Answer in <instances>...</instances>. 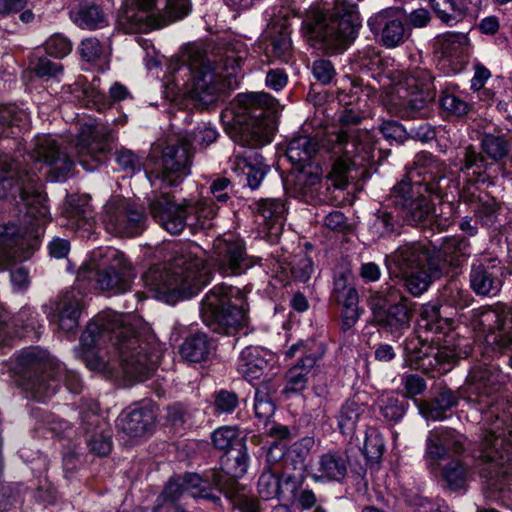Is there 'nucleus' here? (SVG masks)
<instances>
[{"instance_id": "nucleus-1", "label": "nucleus", "mask_w": 512, "mask_h": 512, "mask_svg": "<svg viewBox=\"0 0 512 512\" xmlns=\"http://www.w3.org/2000/svg\"><path fill=\"white\" fill-rule=\"evenodd\" d=\"M497 368L477 366L466 380L467 399L482 412L483 433L475 455V467L486 482V495L501 499L512 486V399L493 395L500 389Z\"/></svg>"}, {"instance_id": "nucleus-2", "label": "nucleus", "mask_w": 512, "mask_h": 512, "mask_svg": "<svg viewBox=\"0 0 512 512\" xmlns=\"http://www.w3.org/2000/svg\"><path fill=\"white\" fill-rule=\"evenodd\" d=\"M83 360L93 371H117L131 382H144L155 372L161 347L154 336L137 329L130 316L114 311L97 314L80 337Z\"/></svg>"}, {"instance_id": "nucleus-3", "label": "nucleus", "mask_w": 512, "mask_h": 512, "mask_svg": "<svg viewBox=\"0 0 512 512\" xmlns=\"http://www.w3.org/2000/svg\"><path fill=\"white\" fill-rule=\"evenodd\" d=\"M415 164L411 178L405 177L392 187L389 200L404 224L427 228L433 219L435 204L425 194L443 198L451 179L446 175L445 162L430 153L417 154Z\"/></svg>"}, {"instance_id": "nucleus-4", "label": "nucleus", "mask_w": 512, "mask_h": 512, "mask_svg": "<svg viewBox=\"0 0 512 512\" xmlns=\"http://www.w3.org/2000/svg\"><path fill=\"white\" fill-rule=\"evenodd\" d=\"M180 61L193 75V97L203 105L214 103L239 84L243 56L234 46H220L208 53L202 45L189 44L182 51Z\"/></svg>"}, {"instance_id": "nucleus-5", "label": "nucleus", "mask_w": 512, "mask_h": 512, "mask_svg": "<svg viewBox=\"0 0 512 512\" xmlns=\"http://www.w3.org/2000/svg\"><path fill=\"white\" fill-rule=\"evenodd\" d=\"M250 457L244 441H237L220 457V468H212L202 474L187 472L182 481L190 496L211 502L215 507L222 506L221 497L234 499L245 487L239 483L248 471Z\"/></svg>"}, {"instance_id": "nucleus-6", "label": "nucleus", "mask_w": 512, "mask_h": 512, "mask_svg": "<svg viewBox=\"0 0 512 512\" xmlns=\"http://www.w3.org/2000/svg\"><path fill=\"white\" fill-rule=\"evenodd\" d=\"M143 281L158 299L173 304L196 295L210 282V272L200 257L182 249L170 267H150L144 273Z\"/></svg>"}, {"instance_id": "nucleus-7", "label": "nucleus", "mask_w": 512, "mask_h": 512, "mask_svg": "<svg viewBox=\"0 0 512 512\" xmlns=\"http://www.w3.org/2000/svg\"><path fill=\"white\" fill-rule=\"evenodd\" d=\"M331 13H318L303 21L302 32L308 44L325 54L345 51L361 27L357 6L347 0H334Z\"/></svg>"}, {"instance_id": "nucleus-8", "label": "nucleus", "mask_w": 512, "mask_h": 512, "mask_svg": "<svg viewBox=\"0 0 512 512\" xmlns=\"http://www.w3.org/2000/svg\"><path fill=\"white\" fill-rule=\"evenodd\" d=\"M236 100L231 138L250 148L271 142L277 127V101L263 92L238 94Z\"/></svg>"}, {"instance_id": "nucleus-9", "label": "nucleus", "mask_w": 512, "mask_h": 512, "mask_svg": "<svg viewBox=\"0 0 512 512\" xmlns=\"http://www.w3.org/2000/svg\"><path fill=\"white\" fill-rule=\"evenodd\" d=\"M148 208L152 218L170 234H180L185 227L192 230L211 227L216 215L213 206L202 201L184 199L176 203L169 192L153 193L148 199Z\"/></svg>"}, {"instance_id": "nucleus-10", "label": "nucleus", "mask_w": 512, "mask_h": 512, "mask_svg": "<svg viewBox=\"0 0 512 512\" xmlns=\"http://www.w3.org/2000/svg\"><path fill=\"white\" fill-rule=\"evenodd\" d=\"M243 304L244 296L240 289L219 284L201 301L200 316L203 323L214 332L235 335L245 323Z\"/></svg>"}, {"instance_id": "nucleus-11", "label": "nucleus", "mask_w": 512, "mask_h": 512, "mask_svg": "<svg viewBox=\"0 0 512 512\" xmlns=\"http://www.w3.org/2000/svg\"><path fill=\"white\" fill-rule=\"evenodd\" d=\"M372 323L385 333L400 337L410 329L416 303L390 286L371 296Z\"/></svg>"}, {"instance_id": "nucleus-12", "label": "nucleus", "mask_w": 512, "mask_h": 512, "mask_svg": "<svg viewBox=\"0 0 512 512\" xmlns=\"http://www.w3.org/2000/svg\"><path fill=\"white\" fill-rule=\"evenodd\" d=\"M470 323L493 351H511L508 365L512 369V309L500 303L481 306L472 310Z\"/></svg>"}, {"instance_id": "nucleus-13", "label": "nucleus", "mask_w": 512, "mask_h": 512, "mask_svg": "<svg viewBox=\"0 0 512 512\" xmlns=\"http://www.w3.org/2000/svg\"><path fill=\"white\" fill-rule=\"evenodd\" d=\"M61 381L72 393L81 391L82 383L76 372L66 370L47 350L34 347V401L50 398Z\"/></svg>"}, {"instance_id": "nucleus-14", "label": "nucleus", "mask_w": 512, "mask_h": 512, "mask_svg": "<svg viewBox=\"0 0 512 512\" xmlns=\"http://www.w3.org/2000/svg\"><path fill=\"white\" fill-rule=\"evenodd\" d=\"M481 151L469 145L464 149L460 171L473 176L475 182H485L487 172L494 164L505 159L511 149L510 142L504 134L484 132L480 139Z\"/></svg>"}, {"instance_id": "nucleus-15", "label": "nucleus", "mask_w": 512, "mask_h": 512, "mask_svg": "<svg viewBox=\"0 0 512 512\" xmlns=\"http://www.w3.org/2000/svg\"><path fill=\"white\" fill-rule=\"evenodd\" d=\"M104 225L108 233L131 238L147 228V214L143 205L124 197H113L105 205Z\"/></svg>"}, {"instance_id": "nucleus-16", "label": "nucleus", "mask_w": 512, "mask_h": 512, "mask_svg": "<svg viewBox=\"0 0 512 512\" xmlns=\"http://www.w3.org/2000/svg\"><path fill=\"white\" fill-rule=\"evenodd\" d=\"M193 155V145L187 138L171 141L163 147L159 167L151 176L168 187L177 186L190 174Z\"/></svg>"}, {"instance_id": "nucleus-17", "label": "nucleus", "mask_w": 512, "mask_h": 512, "mask_svg": "<svg viewBox=\"0 0 512 512\" xmlns=\"http://www.w3.org/2000/svg\"><path fill=\"white\" fill-rule=\"evenodd\" d=\"M435 77L426 68L416 67L408 72L403 86L406 95L402 96L401 114L403 117L426 116L428 106L436 97Z\"/></svg>"}, {"instance_id": "nucleus-18", "label": "nucleus", "mask_w": 512, "mask_h": 512, "mask_svg": "<svg viewBox=\"0 0 512 512\" xmlns=\"http://www.w3.org/2000/svg\"><path fill=\"white\" fill-rule=\"evenodd\" d=\"M256 261L255 257L247 255L244 241L234 237L216 239L210 254L211 264L223 276L243 274Z\"/></svg>"}, {"instance_id": "nucleus-19", "label": "nucleus", "mask_w": 512, "mask_h": 512, "mask_svg": "<svg viewBox=\"0 0 512 512\" xmlns=\"http://www.w3.org/2000/svg\"><path fill=\"white\" fill-rule=\"evenodd\" d=\"M455 336L454 333L446 334L444 343L440 344L437 342L436 351L434 352L432 343L435 340L432 339L429 342L428 338H422V333H418V335L405 340L404 350L407 355L417 360L433 355L437 364H454L458 359L465 358L470 353L467 347L461 346L460 342L464 341V339H459L455 343Z\"/></svg>"}, {"instance_id": "nucleus-20", "label": "nucleus", "mask_w": 512, "mask_h": 512, "mask_svg": "<svg viewBox=\"0 0 512 512\" xmlns=\"http://www.w3.org/2000/svg\"><path fill=\"white\" fill-rule=\"evenodd\" d=\"M110 258L111 263L95 273L86 268L80 269L77 279L84 280L93 275L97 287L102 291H110L114 294L127 291L134 277L132 265L124 254L117 250L112 251Z\"/></svg>"}, {"instance_id": "nucleus-21", "label": "nucleus", "mask_w": 512, "mask_h": 512, "mask_svg": "<svg viewBox=\"0 0 512 512\" xmlns=\"http://www.w3.org/2000/svg\"><path fill=\"white\" fill-rule=\"evenodd\" d=\"M112 135L98 128L84 127L77 136L75 151L79 163L88 171L95 170L111 150Z\"/></svg>"}, {"instance_id": "nucleus-22", "label": "nucleus", "mask_w": 512, "mask_h": 512, "mask_svg": "<svg viewBox=\"0 0 512 512\" xmlns=\"http://www.w3.org/2000/svg\"><path fill=\"white\" fill-rule=\"evenodd\" d=\"M433 246L420 241L408 242L400 245L395 251L387 255L385 263L390 277L399 273H407L423 267L432 269Z\"/></svg>"}, {"instance_id": "nucleus-23", "label": "nucleus", "mask_w": 512, "mask_h": 512, "mask_svg": "<svg viewBox=\"0 0 512 512\" xmlns=\"http://www.w3.org/2000/svg\"><path fill=\"white\" fill-rule=\"evenodd\" d=\"M404 10L389 7L379 11L368 20V26L380 43L386 48L402 45L409 37L404 26Z\"/></svg>"}, {"instance_id": "nucleus-24", "label": "nucleus", "mask_w": 512, "mask_h": 512, "mask_svg": "<svg viewBox=\"0 0 512 512\" xmlns=\"http://www.w3.org/2000/svg\"><path fill=\"white\" fill-rule=\"evenodd\" d=\"M335 154H343L333 160L330 170L327 172L326 179L337 189H345L350 181L363 177L366 173L362 161L369 159V151L357 148L354 153H345L338 144L334 146Z\"/></svg>"}, {"instance_id": "nucleus-25", "label": "nucleus", "mask_w": 512, "mask_h": 512, "mask_svg": "<svg viewBox=\"0 0 512 512\" xmlns=\"http://www.w3.org/2000/svg\"><path fill=\"white\" fill-rule=\"evenodd\" d=\"M504 269L497 259L475 261L468 274L470 289L479 297L496 296L503 285Z\"/></svg>"}, {"instance_id": "nucleus-26", "label": "nucleus", "mask_w": 512, "mask_h": 512, "mask_svg": "<svg viewBox=\"0 0 512 512\" xmlns=\"http://www.w3.org/2000/svg\"><path fill=\"white\" fill-rule=\"evenodd\" d=\"M432 269L436 275H445L451 268L458 269L470 255V242L461 236L447 237L439 248L433 246Z\"/></svg>"}, {"instance_id": "nucleus-27", "label": "nucleus", "mask_w": 512, "mask_h": 512, "mask_svg": "<svg viewBox=\"0 0 512 512\" xmlns=\"http://www.w3.org/2000/svg\"><path fill=\"white\" fill-rule=\"evenodd\" d=\"M44 162L58 181L65 179L74 168V161L51 136L37 137L34 142V163Z\"/></svg>"}, {"instance_id": "nucleus-28", "label": "nucleus", "mask_w": 512, "mask_h": 512, "mask_svg": "<svg viewBox=\"0 0 512 512\" xmlns=\"http://www.w3.org/2000/svg\"><path fill=\"white\" fill-rule=\"evenodd\" d=\"M118 23L125 33H146L159 27L151 0H133L119 14Z\"/></svg>"}, {"instance_id": "nucleus-29", "label": "nucleus", "mask_w": 512, "mask_h": 512, "mask_svg": "<svg viewBox=\"0 0 512 512\" xmlns=\"http://www.w3.org/2000/svg\"><path fill=\"white\" fill-rule=\"evenodd\" d=\"M67 225L81 238L91 239L95 234L94 212L87 197L71 196L65 209Z\"/></svg>"}, {"instance_id": "nucleus-30", "label": "nucleus", "mask_w": 512, "mask_h": 512, "mask_svg": "<svg viewBox=\"0 0 512 512\" xmlns=\"http://www.w3.org/2000/svg\"><path fill=\"white\" fill-rule=\"evenodd\" d=\"M155 408L150 405H142L123 414L120 419L122 431L131 437H141L153 430L156 422Z\"/></svg>"}, {"instance_id": "nucleus-31", "label": "nucleus", "mask_w": 512, "mask_h": 512, "mask_svg": "<svg viewBox=\"0 0 512 512\" xmlns=\"http://www.w3.org/2000/svg\"><path fill=\"white\" fill-rule=\"evenodd\" d=\"M32 331V309L23 306L7 323L0 313V347L11 348L14 339H21Z\"/></svg>"}, {"instance_id": "nucleus-32", "label": "nucleus", "mask_w": 512, "mask_h": 512, "mask_svg": "<svg viewBox=\"0 0 512 512\" xmlns=\"http://www.w3.org/2000/svg\"><path fill=\"white\" fill-rule=\"evenodd\" d=\"M9 373L22 397L29 399L32 395V346L25 347L14 355L9 365Z\"/></svg>"}, {"instance_id": "nucleus-33", "label": "nucleus", "mask_w": 512, "mask_h": 512, "mask_svg": "<svg viewBox=\"0 0 512 512\" xmlns=\"http://www.w3.org/2000/svg\"><path fill=\"white\" fill-rule=\"evenodd\" d=\"M363 119V113L358 109L345 108L339 116L341 125L340 131L335 135L333 140L341 149L347 153H354L357 148L365 150V147L358 141L355 131L350 127L358 125Z\"/></svg>"}, {"instance_id": "nucleus-34", "label": "nucleus", "mask_w": 512, "mask_h": 512, "mask_svg": "<svg viewBox=\"0 0 512 512\" xmlns=\"http://www.w3.org/2000/svg\"><path fill=\"white\" fill-rule=\"evenodd\" d=\"M415 403L422 417L439 421L447 418V413L458 405V397L452 390L445 389L429 400L415 399Z\"/></svg>"}, {"instance_id": "nucleus-35", "label": "nucleus", "mask_w": 512, "mask_h": 512, "mask_svg": "<svg viewBox=\"0 0 512 512\" xmlns=\"http://www.w3.org/2000/svg\"><path fill=\"white\" fill-rule=\"evenodd\" d=\"M265 354L260 347L244 348L238 358L237 371L248 381L259 379L269 366Z\"/></svg>"}, {"instance_id": "nucleus-36", "label": "nucleus", "mask_w": 512, "mask_h": 512, "mask_svg": "<svg viewBox=\"0 0 512 512\" xmlns=\"http://www.w3.org/2000/svg\"><path fill=\"white\" fill-rule=\"evenodd\" d=\"M403 225L399 212L379 209L369 227V233L373 241L388 239L401 235Z\"/></svg>"}, {"instance_id": "nucleus-37", "label": "nucleus", "mask_w": 512, "mask_h": 512, "mask_svg": "<svg viewBox=\"0 0 512 512\" xmlns=\"http://www.w3.org/2000/svg\"><path fill=\"white\" fill-rule=\"evenodd\" d=\"M441 305L427 303L422 306L417 322V333H445L451 328V318L444 316L441 312Z\"/></svg>"}, {"instance_id": "nucleus-38", "label": "nucleus", "mask_w": 512, "mask_h": 512, "mask_svg": "<svg viewBox=\"0 0 512 512\" xmlns=\"http://www.w3.org/2000/svg\"><path fill=\"white\" fill-rule=\"evenodd\" d=\"M73 22L82 29H101L108 25L107 16L96 0H83L74 12Z\"/></svg>"}, {"instance_id": "nucleus-39", "label": "nucleus", "mask_w": 512, "mask_h": 512, "mask_svg": "<svg viewBox=\"0 0 512 512\" xmlns=\"http://www.w3.org/2000/svg\"><path fill=\"white\" fill-rule=\"evenodd\" d=\"M82 301L73 291L61 295L57 303L59 328L65 332H71L78 327L82 312Z\"/></svg>"}, {"instance_id": "nucleus-40", "label": "nucleus", "mask_w": 512, "mask_h": 512, "mask_svg": "<svg viewBox=\"0 0 512 512\" xmlns=\"http://www.w3.org/2000/svg\"><path fill=\"white\" fill-rule=\"evenodd\" d=\"M319 150L320 142L316 137L298 135L288 143L286 155L291 163L302 166L309 163Z\"/></svg>"}, {"instance_id": "nucleus-41", "label": "nucleus", "mask_w": 512, "mask_h": 512, "mask_svg": "<svg viewBox=\"0 0 512 512\" xmlns=\"http://www.w3.org/2000/svg\"><path fill=\"white\" fill-rule=\"evenodd\" d=\"M317 359L318 357L312 354L300 358L297 363L286 372V384L283 392L286 394L302 392L307 386L308 374L316 365Z\"/></svg>"}, {"instance_id": "nucleus-42", "label": "nucleus", "mask_w": 512, "mask_h": 512, "mask_svg": "<svg viewBox=\"0 0 512 512\" xmlns=\"http://www.w3.org/2000/svg\"><path fill=\"white\" fill-rule=\"evenodd\" d=\"M348 463V457L343 452L335 451L322 454L318 461L320 475L315 476V479L341 481L347 474Z\"/></svg>"}, {"instance_id": "nucleus-43", "label": "nucleus", "mask_w": 512, "mask_h": 512, "mask_svg": "<svg viewBox=\"0 0 512 512\" xmlns=\"http://www.w3.org/2000/svg\"><path fill=\"white\" fill-rule=\"evenodd\" d=\"M100 418L97 414L87 413L82 415L84 431L87 434L86 443L91 453L103 457L109 454L112 448L110 434H104L103 431H91V427H97Z\"/></svg>"}, {"instance_id": "nucleus-44", "label": "nucleus", "mask_w": 512, "mask_h": 512, "mask_svg": "<svg viewBox=\"0 0 512 512\" xmlns=\"http://www.w3.org/2000/svg\"><path fill=\"white\" fill-rule=\"evenodd\" d=\"M159 26L185 18L192 11L190 0H151Z\"/></svg>"}, {"instance_id": "nucleus-45", "label": "nucleus", "mask_w": 512, "mask_h": 512, "mask_svg": "<svg viewBox=\"0 0 512 512\" xmlns=\"http://www.w3.org/2000/svg\"><path fill=\"white\" fill-rule=\"evenodd\" d=\"M212 343L205 333L197 332L187 336L179 348L181 357L191 363H200L208 359Z\"/></svg>"}, {"instance_id": "nucleus-46", "label": "nucleus", "mask_w": 512, "mask_h": 512, "mask_svg": "<svg viewBox=\"0 0 512 512\" xmlns=\"http://www.w3.org/2000/svg\"><path fill=\"white\" fill-rule=\"evenodd\" d=\"M429 7L442 24L455 26L468 14V8L460 0H429Z\"/></svg>"}, {"instance_id": "nucleus-47", "label": "nucleus", "mask_w": 512, "mask_h": 512, "mask_svg": "<svg viewBox=\"0 0 512 512\" xmlns=\"http://www.w3.org/2000/svg\"><path fill=\"white\" fill-rule=\"evenodd\" d=\"M295 191L305 197L314 198L321 185V176L317 166L311 164L300 166L293 174Z\"/></svg>"}, {"instance_id": "nucleus-48", "label": "nucleus", "mask_w": 512, "mask_h": 512, "mask_svg": "<svg viewBox=\"0 0 512 512\" xmlns=\"http://www.w3.org/2000/svg\"><path fill=\"white\" fill-rule=\"evenodd\" d=\"M442 275H436L429 267H423L416 270H410L407 273L393 275V278L402 282L403 286L413 296H420L431 285L433 278H439Z\"/></svg>"}, {"instance_id": "nucleus-49", "label": "nucleus", "mask_w": 512, "mask_h": 512, "mask_svg": "<svg viewBox=\"0 0 512 512\" xmlns=\"http://www.w3.org/2000/svg\"><path fill=\"white\" fill-rule=\"evenodd\" d=\"M365 410V405L358 403L355 399H348L341 406L337 415L339 431L343 435L353 437Z\"/></svg>"}, {"instance_id": "nucleus-50", "label": "nucleus", "mask_w": 512, "mask_h": 512, "mask_svg": "<svg viewBox=\"0 0 512 512\" xmlns=\"http://www.w3.org/2000/svg\"><path fill=\"white\" fill-rule=\"evenodd\" d=\"M254 210L263 218L269 229L278 231L282 226L286 212L285 203L280 198L261 199L255 203Z\"/></svg>"}, {"instance_id": "nucleus-51", "label": "nucleus", "mask_w": 512, "mask_h": 512, "mask_svg": "<svg viewBox=\"0 0 512 512\" xmlns=\"http://www.w3.org/2000/svg\"><path fill=\"white\" fill-rule=\"evenodd\" d=\"M184 486L175 478H170L164 485L163 490L157 496L152 512H172L174 507L179 505V500L183 495Z\"/></svg>"}, {"instance_id": "nucleus-52", "label": "nucleus", "mask_w": 512, "mask_h": 512, "mask_svg": "<svg viewBox=\"0 0 512 512\" xmlns=\"http://www.w3.org/2000/svg\"><path fill=\"white\" fill-rule=\"evenodd\" d=\"M440 300L455 310H463L470 306L474 298L458 281H449L441 290Z\"/></svg>"}, {"instance_id": "nucleus-53", "label": "nucleus", "mask_w": 512, "mask_h": 512, "mask_svg": "<svg viewBox=\"0 0 512 512\" xmlns=\"http://www.w3.org/2000/svg\"><path fill=\"white\" fill-rule=\"evenodd\" d=\"M267 49L272 55L287 62L291 55L290 31L285 24H277L272 27Z\"/></svg>"}, {"instance_id": "nucleus-54", "label": "nucleus", "mask_w": 512, "mask_h": 512, "mask_svg": "<svg viewBox=\"0 0 512 512\" xmlns=\"http://www.w3.org/2000/svg\"><path fill=\"white\" fill-rule=\"evenodd\" d=\"M34 251L37 249L36 240L43 235L39 232L40 227H44L51 221L50 209L48 205L47 194L43 190L42 184L34 183Z\"/></svg>"}, {"instance_id": "nucleus-55", "label": "nucleus", "mask_w": 512, "mask_h": 512, "mask_svg": "<svg viewBox=\"0 0 512 512\" xmlns=\"http://www.w3.org/2000/svg\"><path fill=\"white\" fill-rule=\"evenodd\" d=\"M23 113L13 104L0 105V138L14 137L20 131Z\"/></svg>"}, {"instance_id": "nucleus-56", "label": "nucleus", "mask_w": 512, "mask_h": 512, "mask_svg": "<svg viewBox=\"0 0 512 512\" xmlns=\"http://www.w3.org/2000/svg\"><path fill=\"white\" fill-rule=\"evenodd\" d=\"M446 488L458 491L465 487L467 481V468L458 460L453 459L447 463L441 472Z\"/></svg>"}, {"instance_id": "nucleus-57", "label": "nucleus", "mask_w": 512, "mask_h": 512, "mask_svg": "<svg viewBox=\"0 0 512 512\" xmlns=\"http://www.w3.org/2000/svg\"><path fill=\"white\" fill-rule=\"evenodd\" d=\"M500 210L501 204L494 197L485 194L478 199L475 217L482 225L490 227L497 222Z\"/></svg>"}, {"instance_id": "nucleus-58", "label": "nucleus", "mask_w": 512, "mask_h": 512, "mask_svg": "<svg viewBox=\"0 0 512 512\" xmlns=\"http://www.w3.org/2000/svg\"><path fill=\"white\" fill-rule=\"evenodd\" d=\"M257 490L263 500L279 499L283 492L280 476L271 469L263 471L258 479Z\"/></svg>"}, {"instance_id": "nucleus-59", "label": "nucleus", "mask_w": 512, "mask_h": 512, "mask_svg": "<svg viewBox=\"0 0 512 512\" xmlns=\"http://www.w3.org/2000/svg\"><path fill=\"white\" fill-rule=\"evenodd\" d=\"M78 52L83 61L93 63L105 58L108 54V49L105 43L101 42L98 38L88 37L80 42Z\"/></svg>"}, {"instance_id": "nucleus-60", "label": "nucleus", "mask_w": 512, "mask_h": 512, "mask_svg": "<svg viewBox=\"0 0 512 512\" xmlns=\"http://www.w3.org/2000/svg\"><path fill=\"white\" fill-rule=\"evenodd\" d=\"M407 406L408 402L405 399H400L393 396L385 398L383 397L378 402L381 415L386 420L393 422L399 421L404 416Z\"/></svg>"}, {"instance_id": "nucleus-61", "label": "nucleus", "mask_w": 512, "mask_h": 512, "mask_svg": "<svg viewBox=\"0 0 512 512\" xmlns=\"http://www.w3.org/2000/svg\"><path fill=\"white\" fill-rule=\"evenodd\" d=\"M115 162L118 164L120 170L129 175L140 172L143 167V159L132 150L122 148L115 152Z\"/></svg>"}, {"instance_id": "nucleus-62", "label": "nucleus", "mask_w": 512, "mask_h": 512, "mask_svg": "<svg viewBox=\"0 0 512 512\" xmlns=\"http://www.w3.org/2000/svg\"><path fill=\"white\" fill-rule=\"evenodd\" d=\"M22 485L16 483L0 484V512L10 510L22 500Z\"/></svg>"}, {"instance_id": "nucleus-63", "label": "nucleus", "mask_w": 512, "mask_h": 512, "mask_svg": "<svg viewBox=\"0 0 512 512\" xmlns=\"http://www.w3.org/2000/svg\"><path fill=\"white\" fill-rule=\"evenodd\" d=\"M363 453L370 462H377L383 455L384 443L382 437L374 430L365 433Z\"/></svg>"}, {"instance_id": "nucleus-64", "label": "nucleus", "mask_w": 512, "mask_h": 512, "mask_svg": "<svg viewBox=\"0 0 512 512\" xmlns=\"http://www.w3.org/2000/svg\"><path fill=\"white\" fill-rule=\"evenodd\" d=\"M290 271L295 280L306 282L313 273V262L305 254L295 255L290 262Z\"/></svg>"}]
</instances>
